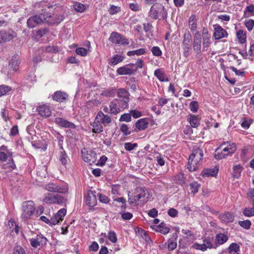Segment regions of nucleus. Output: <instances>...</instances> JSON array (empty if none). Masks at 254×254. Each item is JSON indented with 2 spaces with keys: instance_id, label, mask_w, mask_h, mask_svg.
Instances as JSON below:
<instances>
[{
  "instance_id": "nucleus-1",
  "label": "nucleus",
  "mask_w": 254,
  "mask_h": 254,
  "mask_svg": "<svg viewBox=\"0 0 254 254\" xmlns=\"http://www.w3.org/2000/svg\"><path fill=\"white\" fill-rule=\"evenodd\" d=\"M111 117L105 115L102 111H99L97 114L94 122L93 123L92 131L95 133H100L103 131L104 126H107L111 123Z\"/></svg>"
},
{
  "instance_id": "nucleus-2",
  "label": "nucleus",
  "mask_w": 254,
  "mask_h": 254,
  "mask_svg": "<svg viewBox=\"0 0 254 254\" xmlns=\"http://www.w3.org/2000/svg\"><path fill=\"white\" fill-rule=\"evenodd\" d=\"M203 151L197 148L194 149L190 156L188 161V168L190 171H196L202 163Z\"/></svg>"
},
{
  "instance_id": "nucleus-3",
  "label": "nucleus",
  "mask_w": 254,
  "mask_h": 254,
  "mask_svg": "<svg viewBox=\"0 0 254 254\" xmlns=\"http://www.w3.org/2000/svg\"><path fill=\"white\" fill-rule=\"evenodd\" d=\"M220 147L223 148L222 151L218 152L215 155V158L217 159H221L225 158L229 154H232L236 150L235 144L230 143L229 142H224L220 145Z\"/></svg>"
},
{
  "instance_id": "nucleus-4",
  "label": "nucleus",
  "mask_w": 254,
  "mask_h": 254,
  "mask_svg": "<svg viewBox=\"0 0 254 254\" xmlns=\"http://www.w3.org/2000/svg\"><path fill=\"white\" fill-rule=\"evenodd\" d=\"M34 203L32 201H28L23 203L21 218L26 221L31 218L35 211Z\"/></svg>"
},
{
  "instance_id": "nucleus-5",
  "label": "nucleus",
  "mask_w": 254,
  "mask_h": 254,
  "mask_svg": "<svg viewBox=\"0 0 254 254\" xmlns=\"http://www.w3.org/2000/svg\"><path fill=\"white\" fill-rule=\"evenodd\" d=\"M149 16L155 19L160 16L164 19L167 18V13L164 6L162 4H158L151 6L149 11Z\"/></svg>"
},
{
  "instance_id": "nucleus-6",
  "label": "nucleus",
  "mask_w": 254,
  "mask_h": 254,
  "mask_svg": "<svg viewBox=\"0 0 254 254\" xmlns=\"http://www.w3.org/2000/svg\"><path fill=\"white\" fill-rule=\"evenodd\" d=\"M45 189L51 192L65 193L67 192V188L65 185H60L58 184L50 183L45 186Z\"/></svg>"
},
{
  "instance_id": "nucleus-7",
  "label": "nucleus",
  "mask_w": 254,
  "mask_h": 254,
  "mask_svg": "<svg viewBox=\"0 0 254 254\" xmlns=\"http://www.w3.org/2000/svg\"><path fill=\"white\" fill-rule=\"evenodd\" d=\"M43 201L47 204H63L65 202V199L61 195L47 193L45 194Z\"/></svg>"
},
{
  "instance_id": "nucleus-8",
  "label": "nucleus",
  "mask_w": 254,
  "mask_h": 254,
  "mask_svg": "<svg viewBox=\"0 0 254 254\" xmlns=\"http://www.w3.org/2000/svg\"><path fill=\"white\" fill-rule=\"evenodd\" d=\"M82 156L83 160L89 163V165H92L95 163L97 159L96 153L92 150H87L84 148L81 150Z\"/></svg>"
},
{
  "instance_id": "nucleus-9",
  "label": "nucleus",
  "mask_w": 254,
  "mask_h": 254,
  "mask_svg": "<svg viewBox=\"0 0 254 254\" xmlns=\"http://www.w3.org/2000/svg\"><path fill=\"white\" fill-rule=\"evenodd\" d=\"M45 23V14L41 13L29 18L27 24L29 28H34L38 24Z\"/></svg>"
},
{
  "instance_id": "nucleus-10",
  "label": "nucleus",
  "mask_w": 254,
  "mask_h": 254,
  "mask_svg": "<svg viewBox=\"0 0 254 254\" xmlns=\"http://www.w3.org/2000/svg\"><path fill=\"white\" fill-rule=\"evenodd\" d=\"M31 246L34 248H37L41 246L46 245L47 242V238L42 234L37 235L34 237L29 240Z\"/></svg>"
},
{
  "instance_id": "nucleus-11",
  "label": "nucleus",
  "mask_w": 254,
  "mask_h": 254,
  "mask_svg": "<svg viewBox=\"0 0 254 254\" xmlns=\"http://www.w3.org/2000/svg\"><path fill=\"white\" fill-rule=\"evenodd\" d=\"M109 40L113 43L116 44L125 45L129 44L128 40L125 37L115 32L111 34Z\"/></svg>"
},
{
  "instance_id": "nucleus-12",
  "label": "nucleus",
  "mask_w": 254,
  "mask_h": 254,
  "mask_svg": "<svg viewBox=\"0 0 254 254\" xmlns=\"http://www.w3.org/2000/svg\"><path fill=\"white\" fill-rule=\"evenodd\" d=\"M136 71L135 65L134 64H129L118 68L117 72L119 75H131Z\"/></svg>"
},
{
  "instance_id": "nucleus-13",
  "label": "nucleus",
  "mask_w": 254,
  "mask_h": 254,
  "mask_svg": "<svg viewBox=\"0 0 254 254\" xmlns=\"http://www.w3.org/2000/svg\"><path fill=\"white\" fill-rule=\"evenodd\" d=\"M213 37L215 40H220L222 38H227L228 36V33L227 31L219 25H214Z\"/></svg>"
},
{
  "instance_id": "nucleus-14",
  "label": "nucleus",
  "mask_w": 254,
  "mask_h": 254,
  "mask_svg": "<svg viewBox=\"0 0 254 254\" xmlns=\"http://www.w3.org/2000/svg\"><path fill=\"white\" fill-rule=\"evenodd\" d=\"M64 19V16L62 15H52L49 14H45V23L48 24H58L60 23Z\"/></svg>"
},
{
  "instance_id": "nucleus-15",
  "label": "nucleus",
  "mask_w": 254,
  "mask_h": 254,
  "mask_svg": "<svg viewBox=\"0 0 254 254\" xmlns=\"http://www.w3.org/2000/svg\"><path fill=\"white\" fill-rule=\"evenodd\" d=\"M116 102V101L114 100L113 101L110 102L109 107L107 106H104L103 109V111L105 113L114 115H117L120 112V110L119 109Z\"/></svg>"
},
{
  "instance_id": "nucleus-16",
  "label": "nucleus",
  "mask_w": 254,
  "mask_h": 254,
  "mask_svg": "<svg viewBox=\"0 0 254 254\" xmlns=\"http://www.w3.org/2000/svg\"><path fill=\"white\" fill-rule=\"evenodd\" d=\"M201 35L199 32L196 31L194 34V39L193 42V50L199 52L201 49Z\"/></svg>"
},
{
  "instance_id": "nucleus-17",
  "label": "nucleus",
  "mask_w": 254,
  "mask_h": 254,
  "mask_svg": "<svg viewBox=\"0 0 254 254\" xmlns=\"http://www.w3.org/2000/svg\"><path fill=\"white\" fill-rule=\"evenodd\" d=\"M86 204L90 207H94L96 205L97 199L95 195V192L92 191H88L86 196Z\"/></svg>"
},
{
  "instance_id": "nucleus-18",
  "label": "nucleus",
  "mask_w": 254,
  "mask_h": 254,
  "mask_svg": "<svg viewBox=\"0 0 254 254\" xmlns=\"http://www.w3.org/2000/svg\"><path fill=\"white\" fill-rule=\"evenodd\" d=\"M37 110L39 115L43 117L47 118L50 117L51 115V111L50 108L45 105L39 106Z\"/></svg>"
},
{
  "instance_id": "nucleus-19",
  "label": "nucleus",
  "mask_w": 254,
  "mask_h": 254,
  "mask_svg": "<svg viewBox=\"0 0 254 254\" xmlns=\"http://www.w3.org/2000/svg\"><path fill=\"white\" fill-rule=\"evenodd\" d=\"M55 122L57 124L61 127L66 128H75V125L73 123L61 118H56Z\"/></svg>"
},
{
  "instance_id": "nucleus-20",
  "label": "nucleus",
  "mask_w": 254,
  "mask_h": 254,
  "mask_svg": "<svg viewBox=\"0 0 254 254\" xmlns=\"http://www.w3.org/2000/svg\"><path fill=\"white\" fill-rule=\"evenodd\" d=\"M146 190L143 188H137L134 190V195L136 200L138 201H143L142 198L145 197Z\"/></svg>"
},
{
  "instance_id": "nucleus-21",
  "label": "nucleus",
  "mask_w": 254,
  "mask_h": 254,
  "mask_svg": "<svg viewBox=\"0 0 254 254\" xmlns=\"http://www.w3.org/2000/svg\"><path fill=\"white\" fill-rule=\"evenodd\" d=\"M67 97L68 95L65 92L58 91L54 93L53 96V98L56 101L62 102L65 100Z\"/></svg>"
},
{
  "instance_id": "nucleus-22",
  "label": "nucleus",
  "mask_w": 254,
  "mask_h": 254,
  "mask_svg": "<svg viewBox=\"0 0 254 254\" xmlns=\"http://www.w3.org/2000/svg\"><path fill=\"white\" fill-rule=\"evenodd\" d=\"M187 120L192 127H197L200 125V119L198 116L193 115H190L188 118Z\"/></svg>"
},
{
  "instance_id": "nucleus-23",
  "label": "nucleus",
  "mask_w": 254,
  "mask_h": 254,
  "mask_svg": "<svg viewBox=\"0 0 254 254\" xmlns=\"http://www.w3.org/2000/svg\"><path fill=\"white\" fill-rule=\"evenodd\" d=\"M220 220L225 223L233 222L234 220V215L230 212H225L219 215Z\"/></svg>"
},
{
  "instance_id": "nucleus-24",
  "label": "nucleus",
  "mask_w": 254,
  "mask_h": 254,
  "mask_svg": "<svg viewBox=\"0 0 254 254\" xmlns=\"http://www.w3.org/2000/svg\"><path fill=\"white\" fill-rule=\"evenodd\" d=\"M125 100H121V99H115V101H116V104H117L118 107L120 110V112L123 111L125 109L127 108L128 107V102L129 101V98H125Z\"/></svg>"
},
{
  "instance_id": "nucleus-25",
  "label": "nucleus",
  "mask_w": 254,
  "mask_h": 254,
  "mask_svg": "<svg viewBox=\"0 0 254 254\" xmlns=\"http://www.w3.org/2000/svg\"><path fill=\"white\" fill-rule=\"evenodd\" d=\"M172 237L174 239H170L168 240V249L169 251H171L175 250L177 247V238L178 237L177 233H174Z\"/></svg>"
},
{
  "instance_id": "nucleus-26",
  "label": "nucleus",
  "mask_w": 254,
  "mask_h": 254,
  "mask_svg": "<svg viewBox=\"0 0 254 254\" xmlns=\"http://www.w3.org/2000/svg\"><path fill=\"white\" fill-rule=\"evenodd\" d=\"M19 57L18 55L13 56L10 61L9 66L14 70H17L19 64Z\"/></svg>"
},
{
  "instance_id": "nucleus-27",
  "label": "nucleus",
  "mask_w": 254,
  "mask_h": 254,
  "mask_svg": "<svg viewBox=\"0 0 254 254\" xmlns=\"http://www.w3.org/2000/svg\"><path fill=\"white\" fill-rule=\"evenodd\" d=\"M148 125V123L147 122L146 119H141L137 121L135 124V127L138 130H144L147 128Z\"/></svg>"
},
{
  "instance_id": "nucleus-28",
  "label": "nucleus",
  "mask_w": 254,
  "mask_h": 254,
  "mask_svg": "<svg viewBox=\"0 0 254 254\" xmlns=\"http://www.w3.org/2000/svg\"><path fill=\"white\" fill-rule=\"evenodd\" d=\"M236 36L239 42L241 44H244L246 42V32L243 30H239L237 31Z\"/></svg>"
},
{
  "instance_id": "nucleus-29",
  "label": "nucleus",
  "mask_w": 254,
  "mask_h": 254,
  "mask_svg": "<svg viewBox=\"0 0 254 254\" xmlns=\"http://www.w3.org/2000/svg\"><path fill=\"white\" fill-rule=\"evenodd\" d=\"M218 172V169L215 167L212 169H205L203 172V176L204 177L215 176Z\"/></svg>"
},
{
  "instance_id": "nucleus-30",
  "label": "nucleus",
  "mask_w": 254,
  "mask_h": 254,
  "mask_svg": "<svg viewBox=\"0 0 254 254\" xmlns=\"http://www.w3.org/2000/svg\"><path fill=\"white\" fill-rule=\"evenodd\" d=\"M154 75L160 81L164 82L168 81V79L165 78L164 72L160 69L155 70Z\"/></svg>"
},
{
  "instance_id": "nucleus-31",
  "label": "nucleus",
  "mask_w": 254,
  "mask_h": 254,
  "mask_svg": "<svg viewBox=\"0 0 254 254\" xmlns=\"http://www.w3.org/2000/svg\"><path fill=\"white\" fill-rule=\"evenodd\" d=\"M228 251L230 254H239L240 247L237 243H233L229 246Z\"/></svg>"
},
{
  "instance_id": "nucleus-32",
  "label": "nucleus",
  "mask_w": 254,
  "mask_h": 254,
  "mask_svg": "<svg viewBox=\"0 0 254 254\" xmlns=\"http://www.w3.org/2000/svg\"><path fill=\"white\" fill-rule=\"evenodd\" d=\"M243 169L242 165L238 164L233 166V176L234 178H238L241 176V172Z\"/></svg>"
},
{
  "instance_id": "nucleus-33",
  "label": "nucleus",
  "mask_w": 254,
  "mask_h": 254,
  "mask_svg": "<svg viewBox=\"0 0 254 254\" xmlns=\"http://www.w3.org/2000/svg\"><path fill=\"white\" fill-rule=\"evenodd\" d=\"M1 39L3 42L10 41L14 37V33L12 31H2Z\"/></svg>"
},
{
  "instance_id": "nucleus-34",
  "label": "nucleus",
  "mask_w": 254,
  "mask_h": 254,
  "mask_svg": "<svg viewBox=\"0 0 254 254\" xmlns=\"http://www.w3.org/2000/svg\"><path fill=\"white\" fill-rule=\"evenodd\" d=\"M170 228L166 226V224L164 223H161L157 227L156 231L159 232L163 234H167L170 231Z\"/></svg>"
},
{
  "instance_id": "nucleus-35",
  "label": "nucleus",
  "mask_w": 254,
  "mask_h": 254,
  "mask_svg": "<svg viewBox=\"0 0 254 254\" xmlns=\"http://www.w3.org/2000/svg\"><path fill=\"white\" fill-rule=\"evenodd\" d=\"M228 237L227 235L222 233H219L216 236V240L219 245H222L228 240Z\"/></svg>"
},
{
  "instance_id": "nucleus-36",
  "label": "nucleus",
  "mask_w": 254,
  "mask_h": 254,
  "mask_svg": "<svg viewBox=\"0 0 254 254\" xmlns=\"http://www.w3.org/2000/svg\"><path fill=\"white\" fill-rule=\"evenodd\" d=\"M189 26L191 31H195L197 28V24L195 19V16L192 15L189 18Z\"/></svg>"
},
{
  "instance_id": "nucleus-37",
  "label": "nucleus",
  "mask_w": 254,
  "mask_h": 254,
  "mask_svg": "<svg viewBox=\"0 0 254 254\" xmlns=\"http://www.w3.org/2000/svg\"><path fill=\"white\" fill-rule=\"evenodd\" d=\"M254 15V5H250L247 6L244 11V16L248 17Z\"/></svg>"
},
{
  "instance_id": "nucleus-38",
  "label": "nucleus",
  "mask_w": 254,
  "mask_h": 254,
  "mask_svg": "<svg viewBox=\"0 0 254 254\" xmlns=\"http://www.w3.org/2000/svg\"><path fill=\"white\" fill-rule=\"evenodd\" d=\"M145 53V49L144 48H141L138 50L129 51L127 53V55L128 56H134L135 55L137 56H140Z\"/></svg>"
},
{
  "instance_id": "nucleus-39",
  "label": "nucleus",
  "mask_w": 254,
  "mask_h": 254,
  "mask_svg": "<svg viewBox=\"0 0 254 254\" xmlns=\"http://www.w3.org/2000/svg\"><path fill=\"white\" fill-rule=\"evenodd\" d=\"M118 96L119 97L118 99L125 100V98H128V93L124 89H120L118 91Z\"/></svg>"
},
{
  "instance_id": "nucleus-40",
  "label": "nucleus",
  "mask_w": 254,
  "mask_h": 254,
  "mask_svg": "<svg viewBox=\"0 0 254 254\" xmlns=\"http://www.w3.org/2000/svg\"><path fill=\"white\" fill-rule=\"evenodd\" d=\"M190 187L191 193H192L193 194L197 193L200 187V185L196 182L190 183Z\"/></svg>"
},
{
  "instance_id": "nucleus-41",
  "label": "nucleus",
  "mask_w": 254,
  "mask_h": 254,
  "mask_svg": "<svg viewBox=\"0 0 254 254\" xmlns=\"http://www.w3.org/2000/svg\"><path fill=\"white\" fill-rule=\"evenodd\" d=\"M123 60V58L119 55L114 56L111 60L110 63L113 65H116Z\"/></svg>"
},
{
  "instance_id": "nucleus-42",
  "label": "nucleus",
  "mask_w": 254,
  "mask_h": 254,
  "mask_svg": "<svg viewBox=\"0 0 254 254\" xmlns=\"http://www.w3.org/2000/svg\"><path fill=\"white\" fill-rule=\"evenodd\" d=\"M11 90V87L5 85H0V97L6 94Z\"/></svg>"
},
{
  "instance_id": "nucleus-43",
  "label": "nucleus",
  "mask_w": 254,
  "mask_h": 254,
  "mask_svg": "<svg viewBox=\"0 0 254 254\" xmlns=\"http://www.w3.org/2000/svg\"><path fill=\"white\" fill-rule=\"evenodd\" d=\"M243 214L247 217L254 216V207L245 208L243 211Z\"/></svg>"
},
{
  "instance_id": "nucleus-44",
  "label": "nucleus",
  "mask_w": 254,
  "mask_h": 254,
  "mask_svg": "<svg viewBox=\"0 0 254 254\" xmlns=\"http://www.w3.org/2000/svg\"><path fill=\"white\" fill-rule=\"evenodd\" d=\"M73 6L75 10L79 12H83L86 8L85 5L77 2L74 4Z\"/></svg>"
},
{
  "instance_id": "nucleus-45",
  "label": "nucleus",
  "mask_w": 254,
  "mask_h": 254,
  "mask_svg": "<svg viewBox=\"0 0 254 254\" xmlns=\"http://www.w3.org/2000/svg\"><path fill=\"white\" fill-rule=\"evenodd\" d=\"M67 157L66 155V153L64 150H63L61 152L59 157V159L62 164L64 165H65L67 163Z\"/></svg>"
},
{
  "instance_id": "nucleus-46",
  "label": "nucleus",
  "mask_w": 254,
  "mask_h": 254,
  "mask_svg": "<svg viewBox=\"0 0 254 254\" xmlns=\"http://www.w3.org/2000/svg\"><path fill=\"white\" fill-rule=\"evenodd\" d=\"M176 183L180 185H183L185 183L186 180L184 177V174L180 173L176 176Z\"/></svg>"
},
{
  "instance_id": "nucleus-47",
  "label": "nucleus",
  "mask_w": 254,
  "mask_h": 254,
  "mask_svg": "<svg viewBox=\"0 0 254 254\" xmlns=\"http://www.w3.org/2000/svg\"><path fill=\"white\" fill-rule=\"evenodd\" d=\"M239 224L246 229H249L251 225V222L249 220L239 221Z\"/></svg>"
},
{
  "instance_id": "nucleus-48",
  "label": "nucleus",
  "mask_w": 254,
  "mask_h": 254,
  "mask_svg": "<svg viewBox=\"0 0 254 254\" xmlns=\"http://www.w3.org/2000/svg\"><path fill=\"white\" fill-rule=\"evenodd\" d=\"M245 25L247 29L249 31H251L253 29L254 26V20L250 19L246 20L245 21Z\"/></svg>"
},
{
  "instance_id": "nucleus-49",
  "label": "nucleus",
  "mask_w": 254,
  "mask_h": 254,
  "mask_svg": "<svg viewBox=\"0 0 254 254\" xmlns=\"http://www.w3.org/2000/svg\"><path fill=\"white\" fill-rule=\"evenodd\" d=\"M108 238L109 240L113 243H115L117 241V237L116 234L114 231H110L108 233Z\"/></svg>"
},
{
  "instance_id": "nucleus-50",
  "label": "nucleus",
  "mask_w": 254,
  "mask_h": 254,
  "mask_svg": "<svg viewBox=\"0 0 254 254\" xmlns=\"http://www.w3.org/2000/svg\"><path fill=\"white\" fill-rule=\"evenodd\" d=\"M66 210L64 208H63L60 209L57 213L56 214L57 217H58V219L60 220L61 221H63L64 216L66 214Z\"/></svg>"
},
{
  "instance_id": "nucleus-51",
  "label": "nucleus",
  "mask_w": 254,
  "mask_h": 254,
  "mask_svg": "<svg viewBox=\"0 0 254 254\" xmlns=\"http://www.w3.org/2000/svg\"><path fill=\"white\" fill-rule=\"evenodd\" d=\"M151 51L153 55L155 56L159 57L162 55V51L158 47L154 46L152 47Z\"/></svg>"
},
{
  "instance_id": "nucleus-52",
  "label": "nucleus",
  "mask_w": 254,
  "mask_h": 254,
  "mask_svg": "<svg viewBox=\"0 0 254 254\" xmlns=\"http://www.w3.org/2000/svg\"><path fill=\"white\" fill-rule=\"evenodd\" d=\"M87 50L83 48H78L75 50L76 53L81 56H86L87 54Z\"/></svg>"
},
{
  "instance_id": "nucleus-53",
  "label": "nucleus",
  "mask_w": 254,
  "mask_h": 254,
  "mask_svg": "<svg viewBox=\"0 0 254 254\" xmlns=\"http://www.w3.org/2000/svg\"><path fill=\"white\" fill-rule=\"evenodd\" d=\"M121 11V7L115 5H112L109 10V13L111 15L115 14L116 13H117L118 12H120Z\"/></svg>"
},
{
  "instance_id": "nucleus-54",
  "label": "nucleus",
  "mask_w": 254,
  "mask_h": 254,
  "mask_svg": "<svg viewBox=\"0 0 254 254\" xmlns=\"http://www.w3.org/2000/svg\"><path fill=\"white\" fill-rule=\"evenodd\" d=\"M190 109L191 111L193 113H195L197 111L198 105V103L196 101H192L191 102L189 105Z\"/></svg>"
},
{
  "instance_id": "nucleus-55",
  "label": "nucleus",
  "mask_w": 254,
  "mask_h": 254,
  "mask_svg": "<svg viewBox=\"0 0 254 254\" xmlns=\"http://www.w3.org/2000/svg\"><path fill=\"white\" fill-rule=\"evenodd\" d=\"M212 239L210 238H205L204 240H203V243L204 244V245L207 249H211L214 247L212 244Z\"/></svg>"
},
{
  "instance_id": "nucleus-56",
  "label": "nucleus",
  "mask_w": 254,
  "mask_h": 254,
  "mask_svg": "<svg viewBox=\"0 0 254 254\" xmlns=\"http://www.w3.org/2000/svg\"><path fill=\"white\" fill-rule=\"evenodd\" d=\"M128 201L130 204H134V205L138 204L134 194H130L128 193Z\"/></svg>"
},
{
  "instance_id": "nucleus-57",
  "label": "nucleus",
  "mask_w": 254,
  "mask_h": 254,
  "mask_svg": "<svg viewBox=\"0 0 254 254\" xmlns=\"http://www.w3.org/2000/svg\"><path fill=\"white\" fill-rule=\"evenodd\" d=\"M120 130L125 135H127L130 133V131L128 130V127L127 126L126 124H123L122 125Z\"/></svg>"
},
{
  "instance_id": "nucleus-58",
  "label": "nucleus",
  "mask_w": 254,
  "mask_h": 254,
  "mask_svg": "<svg viewBox=\"0 0 254 254\" xmlns=\"http://www.w3.org/2000/svg\"><path fill=\"white\" fill-rule=\"evenodd\" d=\"M131 120V115L129 114H124L122 115L120 119V121L129 122Z\"/></svg>"
},
{
  "instance_id": "nucleus-59",
  "label": "nucleus",
  "mask_w": 254,
  "mask_h": 254,
  "mask_svg": "<svg viewBox=\"0 0 254 254\" xmlns=\"http://www.w3.org/2000/svg\"><path fill=\"white\" fill-rule=\"evenodd\" d=\"M211 44L210 39L203 40L202 46L203 50L206 51Z\"/></svg>"
},
{
  "instance_id": "nucleus-60",
  "label": "nucleus",
  "mask_w": 254,
  "mask_h": 254,
  "mask_svg": "<svg viewBox=\"0 0 254 254\" xmlns=\"http://www.w3.org/2000/svg\"><path fill=\"white\" fill-rule=\"evenodd\" d=\"M60 221V220L59 219L58 217L55 215L50 219L49 225L52 226L58 224Z\"/></svg>"
},
{
  "instance_id": "nucleus-61",
  "label": "nucleus",
  "mask_w": 254,
  "mask_h": 254,
  "mask_svg": "<svg viewBox=\"0 0 254 254\" xmlns=\"http://www.w3.org/2000/svg\"><path fill=\"white\" fill-rule=\"evenodd\" d=\"M13 254H25L24 249L20 246H17L15 247Z\"/></svg>"
},
{
  "instance_id": "nucleus-62",
  "label": "nucleus",
  "mask_w": 254,
  "mask_h": 254,
  "mask_svg": "<svg viewBox=\"0 0 254 254\" xmlns=\"http://www.w3.org/2000/svg\"><path fill=\"white\" fill-rule=\"evenodd\" d=\"M99 199L100 202L105 203H107L110 201V199L106 195L102 194H99Z\"/></svg>"
},
{
  "instance_id": "nucleus-63",
  "label": "nucleus",
  "mask_w": 254,
  "mask_h": 254,
  "mask_svg": "<svg viewBox=\"0 0 254 254\" xmlns=\"http://www.w3.org/2000/svg\"><path fill=\"white\" fill-rule=\"evenodd\" d=\"M129 8L133 11H137L141 10L140 6L137 3H130Z\"/></svg>"
},
{
  "instance_id": "nucleus-64",
  "label": "nucleus",
  "mask_w": 254,
  "mask_h": 254,
  "mask_svg": "<svg viewBox=\"0 0 254 254\" xmlns=\"http://www.w3.org/2000/svg\"><path fill=\"white\" fill-rule=\"evenodd\" d=\"M130 115L134 118H138L142 115L140 112L135 110L130 111Z\"/></svg>"
}]
</instances>
